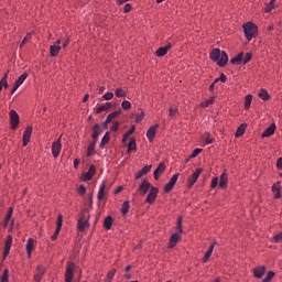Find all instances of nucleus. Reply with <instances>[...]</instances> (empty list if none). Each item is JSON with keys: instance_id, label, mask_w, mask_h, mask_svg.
<instances>
[{"instance_id": "f257e3e1", "label": "nucleus", "mask_w": 282, "mask_h": 282, "mask_svg": "<svg viewBox=\"0 0 282 282\" xmlns=\"http://www.w3.org/2000/svg\"><path fill=\"white\" fill-rule=\"evenodd\" d=\"M210 58L214 61V63H217L219 67H226L228 63V54L219 48H214L210 52Z\"/></svg>"}, {"instance_id": "f03ea898", "label": "nucleus", "mask_w": 282, "mask_h": 282, "mask_svg": "<svg viewBox=\"0 0 282 282\" xmlns=\"http://www.w3.org/2000/svg\"><path fill=\"white\" fill-rule=\"evenodd\" d=\"M176 230H177V232L172 234V236L170 237L169 248H175V246H177V241H180V235H182V232H184L182 230V216H180L177 218Z\"/></svg>"}, {"instance_id": "7ed1b4c3", "label": "nucleus", "mask_w": 282, "mask_h": 282, "mask_svg": "<svg viewBox=\"0 0 282 282\" xmlns=\"http://www.w3.org/2000/svg\"><path fill=\"white\" fill-rule=\"evenodd\" d=\"M245 36L248 41H252L254 34H257V25L252 22H248L243 25Z\"/></svg>"}, {"instance_id": "20e7f679", "label": "nucleus", "mask_w": 282, "mask_h": 282, "mask_svg": "<svg viewBox=\"0 0 282 282\" xmlns=\"http://www.w3.org/2000/svg\"><path fill=\"white\" fill-rule=\"evenodd\" d=\"M204 173V169L198 167L196 171L188 177V188H193L199 176Z\"/></svg>"}, {"instance_id": "39448f33", "label": "nucleus", "mask_w": 282, "mask_h": 282, "mask_svg": "<svg viewBox=\"0 0 282 282\" xmlns=\"http://www.w3.org/2000/svg\"><path fill=\"white\" fill-rule=\"evenodd\" d=\"M61 138H63V135H61L56 141L52 143L53 158H58V155H61V149H63V145L61 144Z\"/></svg>"}, {"instance_id": "423d86ee", "label": "nucleus", "mask_w": 282, "mask_h": 282, "mask_svg": "<svg viewBox=\"0 0 282 282\" xmlns=\"http://www.w3.org/2000/svg\"><path fill=\"white\" fill-rule=\"evenodd\" d=\"M77 228L79 232H85L87 228H89V220H87V217L85 215H82L77 223Z\"/></svg>"}, {"instance_id": "0eeeda50", "label": "nucleus", "mask_w": 282, "mask_h": 282, "mask_svg": "<svg viewBox=\"0 0 282 282\" xmlns=\"http://www.w3.org/2000/svg\"><path fill=\"white\" fill-rule=\"evenodd\" d=\"M158 187H151L145 199L147 204H155V199H158Z\"/></svg>"}, {"instance_id": "6e6552de", "label": "nucleus", "mask_w": 282, "mask_h": 282, "mask_svg": "<svg viewBox=\"0 0 282 282\" xmlns=\"http://www.w3.org/2000/svg\"><path fill=\"white\" fill-rule=\"evenodd\" d=\"M11 129H18L19 127V113L15 110H11L9 113Z\"/></svg>"}, {"instance_id": "1a4fd4ad", "label": "nucleus", "mask_w": 282, "mask_h": 282, "mask_svg": "<svg viewBox=\"0 0 282 282\" xmlns=\"http://www.w3.org/2000/svg\"><path fill=\"white\" fill-rule=\"evenodd\" d=\"M180 177V174H174L171 180L169 181V183L164 186V193H171L175 186V184H177V178Z\"/></svg>"}, {"instance_id": "9d476101", "label": "nucleus", "mask_w": 282, "mask_h": 282, "mask_svg": "<svg viewBox=\"0 0 282 282\" xmlns=\"http://www.w3.org/2000/svg\"><path fill=\"white\" fill-rule=\"evenodd\" d=\"M61 228H63V215L59 214L57 216L56 230H55L54 235L51 237L52 241H56V239L58 238V235L61 232Z\"/></svg>"}, {"instance_id": "9b49d317", "label": "nucleus", "mask_w": 282, "mask_h": 282, "mask_svg": "<svg viewBox=\"0 0 282 282\" xmlns=\"http://www.w3.org/2000/svg\"><path fill=\"white\" fill-rule=\"evenodd\" d=\"M58 52H61V39H58L53 45L50 46L51 56H58Z\"/></svg>"}, {"instance_id": "f8f14e48", "label": "nucleus", "mask_w": 282, "mask_h": 282, "mask_svg": "<svg viewBox=\"0 0 282 282\" xmlns=\"http://www.w3.org/2000/svg\"><path fill=\"white\" fill-rule=\"evenodd\" d=\"M149 188H151V183L147 180H144L138 191H139V195H141L143 197V195H145L147 193H149Z\"/></svg>"}, {"instance_id": "ddd939ff", "label": "nucleus", "mask_w": 282, "mask_h": 282, "mask_svg": "<svg viewBox=\"0 0 282 282\" xmlns=\"http://www.w3.org/2000/svg\"><path fill=\"white\" fill-rule=\"evenodd\" d=\"M32 138V126H28L23 132V147H28L30 139Z\"/></svg>"}, {"instance_id": "4468645a", "label": "nucleus", "mask_w": 282, "mask_h": 282, "mask_svg": "<svg viewBox=\"0 0 282 282\" xmlns=\"http://www.w3.org/2000/svg\"><path fill=\"white\" fill-rule=\"evenodd\" d=\"M160 124H154L152 127L149 128L148 132H147V138L149 140V142H153V140L155 139V131H158Z\"/></svg>"}, {"instance_id": "2eb2a0df", "label": "nucleus", "mask_w": 282, "mask_h": 282, "mask_svg": "<svg viewBox=\"0 0 282 282\" xmlns=\"http://www.w3.org/2000/svg\"><path fill=\"white\" fill-rule=\"evenodd\" d=\"M74 279V263H69L66 268L65 282H72Z\"/></svg>"}, {"instance_id": "dca6fc26", "label": "nucleus", "mask_w": 282, "mask_h": 282, "mask_svg": "<svg viewBox=\"0 0 282 282\" xmlns=\"http://www.w3.org/2000/svg\"><path fill=\"white\" fill-rule=\"evenodd\" d=\"M100 133H102V128H100V124L96 123L93 127V135H91L94 142H98V138L100 137Z\"/></svg>"}, {"instance_id": "f3484780", "label": "nucleus", "mask_w": 282, "mask_h": 282, "mask_svg": "<svg viewBox=\"0 0 282 282\" xmlns=\"http://www.w3.org/2000/svg\"><path fill=\"white\" fill-rule=\"evenodd\" d=\"M10 248H12V236H8L6 243H4V249H3V258L8 257L10 254Z\"/></svg>"}, {"instance_id": "a211bd4d", "label": "nucleus", "mask_w": 282, "mask_h": 282, "mask_svg": "<svg viewBox=\"0 0 282 282\" xmlns=\"http://www.w3.org/2000/svg\"><path fill=\"white\" fill-rule=\"evenodd\" d=\"M164 171H166V165L164 163H160L159 166L154 170V180H160V175H162Z\"/></svg>"}, {"instance_id": "6ab92c4d", "label": "nucleus", "mask_w": 282, "mask_h": 282, "mask_svg": "<svg viewBox=\"0 0 282 282\" xmlns=\"http://www.w3.org/2000/svg\"><path fill=\"white\" fill-rule=\"evenodd\" d=\"M263 274H265V267L260 265L253 269V276L254 279H262Z\"/></svg>"}, {"instance_id": "aec40b11", "label": "nucleus", "mask_w": 282, "mask_h": 282, "mask_svg": "<svg viewBox=\"0 0 282 282\" xmlns=\"http://www.w3.org/2000/svg\"><path fill=\"white\" fill-rule=\"evenodd\" d=\"M274 131H276V123H271L270 127L263 131L262 138H270V135H274Z\"/></svg>"}, {"instance_id": "412c9836", "label": "nucleus", "mask_w": 282, "mask_h": 282, "mask_svg": "<svg viewBox=\"0 0 282 282\" xmlns=\"http://www.w3.org/2000/svg\"><path fill=\"white\" fill-rule=\"evenodd\" d=\"M94 175H96V166L90 165L88 171L86 173H84L85 182H89V180H91L94 177Z\"/></svg>"}, {"instance_id": "4be33fe9", "label": "nucleus", "mask_w": 282, "mask_h": 282, "mask_svg": "<svg viewBox=\"0 0 282 282\" xmlns=\"http://www.w3.org/2000/svg\"><path fill=\"white\" fill-rule=\"evenodd\" d=\"M275 199H281V182L274 183L271 188Z\"/></svg>"}, {"instance_id": "5701e85b", "label": "nucleus", "mask_w": 282, "mask_h": 282, "mask_svg": "<svg viewBox=\"0 0 282 282\" xmlns=\"http://www.w3.org/2000/svg\"><path fill=\"white\" fill-rule=\"evenodd\" d=\"M172 45L171 43L165 45V46H161L158 48V51L155 52L156 56L162 57V56H166L169 50H171Z\"/></svg>"}, {"instance_id": "b1692460", "label": "nucleus", "mask_w": 282, "mask_h": 282, "mask_svg": "<svg viewBox=\"0 0 282 282\" xmlns=\"http://www.w3.org/2000/svg\"><path fill=\"white\" fill-rule=\"evenodd\" d=\"M43 274H45V268H43V265H39L36 268V272H35V275H34V281L41 282V280L43 279Z\"/></svg>"}, {"instance_id": "393cba45", "label": "nucleus", "mask_w": 282, "mask_h": 282, "mask_svg": "<svg viewBox=\"0 0 282 282\" xmlns=\"http://www.w3.org/2000/svg\"><path fill=\"white\" fill-rule=\"evenodd\" d=\"M231 65H241L243 63V52L239 53L230 59Z\"/></svg>"}, {"instance_id": "a878e982", "label": "nucleus", "mask_w": 282, "mask_h": 282, "mask_svg": "<svg viewBox=\"0 0 282 282\" xmlns=\"http://www.w3.org/2000/svg\"><path fill=\"white\" fill-rule=\"evenodd\" d=\"M213 250H215V242L212 243L208 248V250L205 252V256L203 258V263H207L208 259L213 256Z\"/></svg>"}, {"instance_id": "bb28decb", "label": "nucleus", "mask_w": 282, "mask_h": 282, "mask_svg": "<svg viewBox=\"0 0 282 282\" xmlns=\"http://www.w3.org/2000/svg\"><path fill=\"white\" fill-rule=\"evenodd\" d=\"M151 171V165H145L142 167V170H140L137 175H135V180H140V177L147 175L149 172Z\"/></svg>"}, {"instance_id": "cd10ccee", "label": "nucleus", "mask_w": 282, "mask_h": 282, "mask_svg": "<svg viewBox=\"0 0 282 282\" xmlns=\"http://www.w3.org/2000/svg\"><path fill=\"white\" fill-rule=\"evenodd\" d=\"M96 142L97 141H93L89 143L88 149H87L88 158H93V155H96Z\"/></svg>"}, {"instance_id": "c85d7f7f", "label": "nucleus", "mask_w": 282, "mask_h": 282, "mask_svg": "<svg viewBox=\"0 0 282 282\" xmlns=\"http://www.w3.org/2000/svg\"><path fill=\"white\" fill-rule=\"evenodd\" d=\"M219 186L223 189L228 186V174L226 172L220 175Z\"/></svg>"}, {"instance_id": "c756f323", "label": "nucleus", "mask_w": 282, "mask_h": 282, "mask_svg": "<svg viewBox=\"0 0 282 282\" xmlns=\"http://www.w3.org/2000/svg\"><path fill=\"white\" fill-rule=\"evenodd\" d=\"M34 250V239H29L26 242V253L30 259L32 257V251Z\"/></svg>"}, {"instance_id": "7c9ffc66", "label": "nucleus", "mask_w": 282, "mask_h": 282, "mask_svg": "<svg viewBox=\"0 0 282 282\" xmlns=\"http://www.w3.org/2000/svg\"><path fill=\"white\" fill-rule=\"evenodd\" d=\"M111 107H113L111 102H106L97 108L96 113H102V111H109Z\"/></svg>"}, {"instance_id": "2f4dec72", "label": "nucleus", "mask_w": 282, "mask_h": 282, "mask_svg": "<svg viewBox=\"0 0 282 282\" xmlns=\"http://www.w3.org/2000/svg\"><path fill=\"white\" fill-rule=\"evenodd\" d=\"M112 226H113V218L111 216H107L104 220V228H106V230H111Z\"/></svg>"}, {"instance_id": "473e14b6", "label": "nucleus", "mask_w": 282, "mask_h": 282, "mask_svg": "<svg viewBox=\"0 0 282 282\" xmlns=\"http://www.w3.org/2000/svg\"><path fill=\"white\" fill-rule=\"evenodd\" d=\"M28 79V73L22 74L14 83L15 88L17 87H21V85H23V83H25V80Z\"/></svg>"}, {"instance_id": "72a5a7b5", "label": "nucleus", "mask_w": 282, "mask_h": 282, "mask_svg": "<svg viewBox=\"0 0 282 282\" xmlns=\"http://www.w3.org/2000/svg\"><path fill=\"white\" fill-rule=\"evenodd\" d=\"M120 113H122V110H117L115 112H111L110 115L107 116L106 122H111V120H116V118H118Z\"/></svg>"}, {"instance_id": "f704fd0d", "label": "nucleus", "mask_w": 282, "mask_h": 282, "mask_svg": "<svg viewBox=\"0 0 282 282\" xmlns=\"http://www.w3.org/2000/svg\"><path fill=\"white\" fill-rule=\"evenodd\" d=\"M115 96L117 98H127V91H124V89H122L121 87H118L115 89Z\"/></svg>"}, {"instance_id": "c9c22d12", "label": "nucleus", "mask_w": 282, "mask_h": 282, "mask_svg": "<svg viewBox=\"0 0 282 282\" xmlns=\"http://www.w3.org/2000/svg\"><path fill=\"white\" fill-rule=\"evenodd\" d=\"M109 140H111V137H109V132H106V134L102 137L100 142V149H105V145L109 144Z\"/></svg>"}, {"instance_id": "e433bc0d", "label": "nucleus", "mask_w": 282, "mask_h": 282, "mask_svg": "<svg viewBox=\"0 0 282 282\" xmlns=\"http://www.w3.org/2000/svg\"><path fill=\"white\" fill-rule=\"evenodd\" d=\"M258 96L261 98V100H270V94H268V90L265 89H261Z\"/></svg>"}, {"instance_id": "4c0bfd02", "label": "nucleus", "mask_w": 282, "mask_h": 282, "mask_svg": "<svg viewBox=\"0 0 282 282\" xmlns=\"http://www.w3.org/2000/svg\"><path fill=\"white\" fill-rule=\"evenodd\" d=\"M9 276H10V271L8 269H4L2 272V275L0 278V281L1 282H10Z\"/></svg>"}, {"instance_id": "58836bf2", "label": "nucleus", "mask_w": 282, "mask_h": 282, "mask_svg": "<svg viewBox=\"0 0 282 282\" xmlns=\"http://www.w3.org/2000/svg\"><path fill=\"white\" fill-rule=\"evenodd\" d=\"M138 149V145L135 144V139H131L128 144V153H131V151H135Z\"/></svg>"}, {"instance_id": "ea45409f", "label": "nucleus", "mask_w": 282, "mask_h": 282, "mask_svg": "<svg viewBox=\"0 0 282 282\" xmlns=\"http://www.w3.org/2000/svg\"><path fill=\"white\" fill-rule=\"evenodd\" d=\"M243 133H246V124H241L238 127V129L236 131V138H241V135H243Z\"/></svg>"}, {"instance_id": "a19ab883", "label": "nucleus", "mask_w": 282, "mask_h": 282, "mask_svg": "<svg viewBox=\"0 0 282 282\" xmlns=\"http://www.w3.org/2000/svg\"><path fill=\"white\" fill-rule=\"evenodd\" d=\"M135 131V126H132L130 130H128L122 138V142H127L129 140V137Z\"/></svg>"}, {"instance_id": "79ce46f5", "label": "nucleus", "mask_w": 282, "mask_h": 282, "mask_svg": "<svg viewBox=\"0 0 282 282\" xmlns=\"http://www.w3.org/2000/svg\"><path fill=\"white\" fill-rule=\"evenodd\" d=\"M105 188H106L105 184H102L101 187L99 188L98 196H97V199L99 202L105 199Z\"/></svg>"}, {"instance_id": "37998d69", "label": "nucleus", "mask_w": 282, "mask_h": 282, "mask_svg": "<svg viewBox=\"0 0 282 282\" xmlns=\"http://www.w3.org/2000/svg\"><path fill=\"white\" fill-rule=\"evenodd\" d=\"M250 105H252V95H247L245 98V109H250Z\"/></svg>"}, {"instance_id": "c03bdc74", "label": "nucleus", "mask_w": 282, "mask_h": 282, "mask_svg": "<svg viewBox=\"0 0 282 282\" xmlns=\"http://www.w3.org/2000/svg\"><path fill=\"white\" fill-rule=\"evenodd\" d=\"M129 208H130L129 200L123 202L121 207L122 215H127L129 213Z\"/></svg>"}, {"instance_id": "a18cd8bd", "label": "nucleus", "mask_w": 282, "mask_h": 282, "mask_svg": "<svg viewBox=\"0 0 282 282\" xmlns=\"http://www.w3.org/2000/svg\"><path fill=\"white\" fill-rule=\"evenodd\" d=\"M272 279H274V271H269L262 282H270Z\"/></svg>"}, {"instance_id": "49530a36", "label": "nucleus", "mask_w": 282, "mask_h": 282, "mask_svg": "<svg viewBox=\"0 0 282 282\" xmlns=\"http://www.w3.org/2000/svg\"><path fill=\"white\" fill-rule=\"evenodd\" d=\"M213 142H215V139L210 138V133L209 132L205 133L204 144H213Z\"/></svg>"}, {"instance_id": "de8ad7c7", "label": "nucleus", "mask_w": 282, "mask_h": 282, "mask_svg": "<svg viewBox=\"0 0 282 282\" xmlns=\"http://www.w3.org/2000/svg\"><path fill=\"white\" fill-rule=\"evenodd\" d=\"M276 0H271L270 3L267 4V7L264 8V12H272V10H274V3Z\"/></svg>"}, {"instance_id": "09e8293b", "label": "nucleus", "mask_w": 282, "mask_h": 282, "mask_svg": "<svg viewBox=\"0 0 282 282\" xmlns=\"http://www.w3.org/2000/svg\"><path fill=\"white\" fill-rule=\"evenodd\" d=\"M30 41H32V33H28L25 35V37L22 40L20 47H23V45H25V43H30Z\"/></svg>"}, {"instance_id": "8fccbe9b", "label": "nucleus", "mask_w": 282, "mask_h": 282, "mask_svg": "<svg viewBox=\"0 0 282 282\" xmlns=\"http://www.w3.org/2000/svg\"><path fill=\"white\" fill-rule=\"evenodd\" d=\"M252 61V53H246V55H242V63L246 65V63H250Z\"/></svg>"}, {"instance_id": "3c124183", "label": "nucleus", "mask_w": 282, "mask_h": 282, "mask_svg": "<svg viewBox=\"0 0 282 282\" xmlns=\"http://www.w3.org/2000/svg\"><path fill=\"white\" fill-rule=\"evenodd\" d=\"M122 109H124V111H129V109H131V101L129 100H123L121 104Z\"/></svg>"}, {"instance_id": "603ef678", "label": "nucleus", "mask_w": 282, "mask_h": 282, "mask_svg": "<svg viewBox=\"0 0 282 282\" xmlns=\"http://www.w3.org/2000/svg\"><path fill=\"white\" fill-rule=\"evenodd\" d=\"M213 102H215V99H214V98H209V99H207L206 101H204V102L202 104V107H203L204 109H206V107H210V105H213Z\"/></svg>"}, {"instance_id": "864d4df0", "label": "nucleus", "mask_w": 282, "mask_h": 282, "mask_svg": "<svg viewBox=\"0 0 282 282\" xmlns=\"http://www.w3.org/2000/svg\"><path fill=\"white\" fill-rule=\"evenodd\" d=\"M142 120H144V111H141L135 117V122L140 123Z\"/></svg>"}, {"instance_id": "5fc2aeb1", "label": "nucleus", "mask_w": 282, "mask_h": 282, "mask_svg": "<svg viewBox=\"0 0 282 282\" xmlns=\"http://www.w3.org/2000/svg\"><path fill=\"white\" fill-rule=\"evenodd\" d=\"M169 115L171 116V118H175V116H177V108L171 107L169 109Z\"/></svg>"}, {"instance_id": "6e6d98bb", "label": "nucleus", "mask_w": 282, "mask_h": 282, "mask_svg": "<svg viewBox=\"0 0 282 282\" xmlns=\"http://www.w3.org/2000/svg\"><path fill=\"white\" fill-rule=\"evenodd\" d=\"M273 240L275 243H279L282 241V231L276 234L274 237H273Z\"/></svg>"}, {"instance_id": "4d7b16f0", "label": "nucleus", "mask_w": 282, "mask_h": 282, "mask_svg": "<svg viewBox=\"0 0 282 282\" xmlns=\"http://www.w3.org/2000/svg\"><path fill=\"white\" fill-rule=\"evenodd\" d=\"M202 153V149L197 148L195 149L189 158H197Z\"/></svg>"}, {"instance_id": "13d9d810", "label": "nucleus", "mask_w": 282, "mask_h": 282, "mask_svg": "<svg viewBox=\"0 0 282 282\" xmlns=\"http://www.w3.org/2000/svg\"><path fill=\"white\" fill-rule=\"evenodd\" d=\"M113 276H116V269H112L108 272L106 279H110L113 281Z\"/></svg>"}, {"instance_id": "bf43d9fd", "label": "nucleus", "mask_w": 282, "mask_h": 282, "mask_svg": "<svg viewBox=\"0 0 282 282\" xmlns=\"http://www.w3.org/2000/svg\"><path fill=\"white\" fill-rule=\"evenodd\" d=\"M219 185V178L218 177H214L212 180V188H217V186Z\"/></svg>"}, {"instance_id": "052dcab7", "label": "nucleus", "mask_w": 282, "mask_h": 282, "mask_svg": "<svg viewBox=\"0 0 282 282\" xmlns=\"http://www.w3.org/2000/svg\"><path fill=\"white\" fill-rule=\"evenodd\" d=\"M104 100H111L113 99V93H106L104 96H102Z\"/></svg>"}, {"instance_id": "680f3d73", "label": "nucleus", "mask_w": 282, "mask_h": 282, "mask_svg": "<svg viewBox=\"0 0 282 282\" xmlns=\"http://www.w3.org/2000/svg\"><path fill=\"white\" fill-rule=\"evenodd\" d=\"M13 210H14V209H13L12 207L9 208L8 214H7V216H6V217H7V221H10V219H12V213H13Z\"/></svg>"}, {"instance_id": "e2e57ef3", "label": "nucleus", "mask_w": 282, "mask_h": 282, "mask_svg": "<svg viewBox=\"0 0 282 282\" xmlns=\"http://www.w3.org/2000/svg\"><path fill=\"white\" fill-rule=\"evenodd\" d=\"M87 193V188H85L83 185L78 187V195H85Z\"/></svg>"}, {"instance_id": "0e129e2a", "label": "nucleus", "mask_w": 282, "mask_h": 282, "mask_svg": "<svg viewBox=\"0 0 282 282\" xmlns=\"http://www.w3.org/2000/svg\"><path fill=\"white\" fill-rule=\"evenodd\" d=\"M120 127V122L116 121L113 126L110 128L111 131H118V128Z\"/></svg>"}, {"instance_id": "69168bd1", "label": "nucleus", "mask_w": 282, "mask_h": 282, "mask_svg": "<svg viewBox=\"0 0 282 282\" xmlns=\"http://www.w3.org/2000/svg\"><path fill=\"white\" fill-rule=\"evenodd\" d=\"M131 3H127L124 7H123V12H131Z\"/></svg>"}, {"instance_id": "338daca9", "label": "nucleus", "mask_w": 282, "mask_h": 282, "mask_svg": "<svg viewBox=\"0 0 282 282\" xmlns=\"http://www.w3.org/2000/svg\"><path fill=\"white\" fill-rule=\"evenodd\" d=\"M0 82H1L2 87H4V89H8V87H9L8 80H6V78H2Z\"/></svg>"}, {"instance_id": "774afa93", "label": "nucleus", "mask_w": 282, "mask_h": 282, "mask_svg": "<svg viewBox=\"0 0 282 282\" xmlns=\"http://www.w3.org/2000/svg\"><path fill=\"white\" fill-rule=\"evenodd\" d=\"M276 167L282 169V158H279L276 161Z\"/></svg>"}]
</instances>
